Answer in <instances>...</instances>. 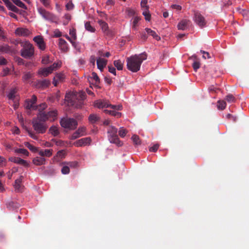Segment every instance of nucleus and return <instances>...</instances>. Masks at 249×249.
Segmentation results:
<instances>
[{
	"label": "nucleus",
	"mask_w": 249,
	"mask_h": 249,
	"mask_svg": "<svg viewBox=\"0 0 249 249\" xmlns=\"http://www.w3.org/2000/svg\"><path fill=\"white\" fill-rule=\"evenodd\" d=\"M147 58V54L145 53L140 54L132 55L126 59V66L128 70L133 72H137L140 70L141 64L143 60Z\"/></svg>",
	"instance_id": "nucleus-1"
},
{
	"label": "nucleus",
	"mask_w": 249,
	"mask_h": 249,
	"mask_svg": "<svg viewBox=\"0 0 249 249\" xmlns=\"http://www.w3.org/2000/svg\"><path fill=\"white\" fill-rule=\"evenodd\" d=\"M53 69L51 67H47L40 69L38 71V74L44 76H47L49 74L53 72Z\"/></svg>",
	"instance_id": "nucleus-20"
},
{
	"label": "nucleus",
	"mask_w": 249,
	"mask_h": 249,
	"mask_svg": "<svg viewBox=\"0 0 249 249\" xmlns=\"http://www.w3.org/2000/svg\"><path fill=\"white\" fill-rule=\"evenodd\" d=\"M65 37L71 43L72 45L74 47H76V43L72 38L70 37L68 35H65Z\"/></svg>",
	"instance_id": "nucleus-58"
},
{
	"label": "nucleus",
	"mask_w": 249,
	"mask_h": 249,
	"mask_svg": "<svg viewBox=\"0 0 249 249\" xmlns=\"http://www.w3.org/2000/svg\"><path fill=\"white\" fill-rule=\"evenodd\" d=\"M25 129L30 137L34 140H37L38 137L35 133L28 129L27 127H26Z\"/></svg>",
	"instance_id": "nucleus-43"
},
{
	"label": "nucleus",
	"mask_w": 249,
	"mask_h": 249,
	"mask_svg": "<svg viewBox=\"0 0 249 249\" xmlns=\"http://www.w3.org/2000/svg\"><path fill=\"white\" fill-rule=\"evenodd\" d=\"M42 63L43 64H47L49 63V57L48 56H45L42 57Z\"/></svg>",
	"instance_id": "nucleus-62"
},
{
	"label": "nucleus",
	"mask_w": 249,
	"mask_h": 249,
	"mask_svg": "<svg viewBox=\"0 0 249 249\" xmlns=\"http://www.w3.org/2000/svg\"><path fill=\"white\" fill-rule=\"evenodd\" d=\"M140 19L141 18L138 17H134L133 21V28H135L137 26V24Z\"/></svg>",
	"instance_id": "nucleus-57"
},
{
	"label": "nucleus",
	"mask_w": 249,
	"mask_h": 249,
	"mask_svg": "<svg viewBox=\"0 0 249 249\" xmlns=\"http://www.w3.org/2000/svg\"><path fill=\"white\" fill-rule=\"evenodd\" d=\"M9 160L18 164L22 165L25 167H27L29 165V164L26 160L19 158L11 157L9 158Z\"/></svg>",
	"instance_id": "nucleus-14"
},
{
	"label": "nucleus",
	"mask_w": 249,
	"mask_h": 249,
	"mask_svg": "<svg viewBox=\"0 0 249 249\" xmlns=\"http://www.w3.org/2000/svg\"><path fill=\"white\" fill-rule=\"evenodd\" d=\"M80 137V136L79 135L78 132L76 131L71 136V140H75Z\"/></svg>",
	"instance_id": "nucleus-63"
},
{
	"label": "nucleus",
	"mask_w": 249,
	"mask_h": 249,
	"mask_svg": "<svg viewBox=\"0 0 249 249\" xmlns=\"http://www.w3.org/2000/svg\"><path fill=\"white\" fill-rule=\"evenodd\" d=\"M16 5L25 10L27 9V6L20 0H11Z\"/></svg>",
	"instance_id": "nucleus-31"
},
{
	"label": "nucleus",
	"mask_w": 249,
	"mask_h": 249,
	"mask_svg": "<svg viewBox=\"0 0 249 249\" xmlns=\"http://www.w3.org/2000/svg\"><path fill=\"white\" fill-rule=\"evenodd\" d=\"M86 128L84 126L79 127L76 131L78 132L79 135L81 136L86 135Z\"/></svg>",
	"instance_id": "nucleus-41"
},
{
	"label": "nucleus",
	"mask_w": 249,
	"mask_h": 249,
	"mask_svg": "<svg viewBox=\"0 0 249 249\" xmlns=\"http://www.w3.org/2000/svg\"><path fill=\"white\" fill-rule=\"evenodd\" d=\"M7 207L11 209H17L20 207V204L17 202L10 201L8 203Z\"/></svg>",
	"instance_id": "nucleus-32"
},
{
	"label": "nucleus",
	"mask_w": 249,
	"mask_h": 249,
	"mask_svg": "<svg viewBox=\"0 0 249 249\" xmlns=\"http://www.w3.org/2000/svg\"><path fill=\"white\" fill-rule=\"evenodd\" d=\"M62 63L61 61H58L57 62L54 63L52 65L50 66L53 69V71L55 70L57 68L60 67L61 66Z\"/></svg>",
	"instance_id": "nucleus-48"
},
{
	"label": "nucleus",
	"mask_w": 249,
	"mask_h": 249,
	"mask_svg": "<svg viewBox=\"0 0 249 249\" xmlns=\"http://www.w3.org/2000/svg\"><path fill=\"white\" fill-rule=\"evenodd\" d=\"M226 100L229 103H233L235 101L234 97L232 94H228L226 96Z\"/></svg>",
	"instance_id": "nucleus-47"
},
{
	"label": "nucleus",
	"mask_w": 249,
	"mask_h": 249,
	"mask_svg": "<svg viewBox=\"0 0 249 249\" xmlns=\"http://www.w3.org/2000/svg\"><path fill=\"white\" fill-rule=\"evenodd\" d=\"M15 152L17 153L21 154L26 156H28L29 154L28 151L26 149L24 148L16 149L15 150Z\"/></svg>",
	"instance_id": "nucleus-35"
},
{
	"label": "nucleus",
	"mask_w": 249,
	"mask_h": 249,
	"mask_svg": "<svg viewBox=\"0 0 249 249\" xmlns=\"http://www.w3.org/2000/svg\"><path fill=\"white\" fill-rule=\"evenodd\" d=\"M147 0H142L141 2L142 7L144 8L145 10H148V7L147 6Z\"/></svg>",
	"instance_id": "nucleus-54"
},
{
	"label": "nucleus",
	"mask_w": 249,
	"mask_h": 249,
	"mask_svg": "<svg viewBox=\"0 0 249 249\" xmlns=\"http://www.w3.org/2000/svg\"><path fill=\"white\" fill-rule=\"evenodd\" d=\"M45 159L43 157H36L33 160V162L36 165H42L45 163Z\"/></svg>",
	"instance_id": "nucleus-19"
},
{
	"label": "nucleus",
	"mask_w": 249,
	"mask_h": 249,
	"mask_svg": "<svg viewBox=\"0 0 249 249\" xmlns=\"http://www.w3.org/2000/svg\"><path fill=\"white\" fill-rule=\"evenodd\" d=\"M226 106V103L224 101H218L217 107L219 109L223 110Z\"/></svg>",
	"instance_id": "nucleus-39"
},
{
	"label": "nucleus",
	"mask_w": 249,
	"mask_h": 249,
	"mask_svg": "<svg viewBox=\"0 0 249 249\" xmlns=\"http://www.w3.org/2000/svg\"><path fill=\"white\" fill-rule=\"evenodd\" d=\"M12 101L13 103V104L12 105V106H13V107H14V108L15 109H17L18 107V106H19L18 99L13 100Z\"/></svg>",
	"instance_id": "nucleus-61"
},
{
	"label": "nucleus",
	"mask_w": 249,
	"mask_h": 249,
	"mask_svg": "<svg viewBox=\"0 0 249 249\" xmlns=\"http://www.w3.org/2000/svg\"><path fill=\"white\" fill-rule=\"evenodd\" d=\"M86 94L83 91H79L75 95V100L73 102V106L77 108H81L84 105V101L86 99Z\"/></svg>",
	"instance_id": "nucleus-8"
},
{
	"label": "nucleus",
	"mask_w": 249,
	"mask_h": 249,
	"mask_svg": "<svg viewBox=\"0 0 249 249\" xmlns=\"http://www.w3.org/2000/svg\"><path fill=\"white\" fill-rule=\"evenodd\" d=\"M34 76V74L31 72H24L22 76V80L24 83H28Z\"/></svg>",
	"instance_id": "nucleus-25"
},
{
	"label": "nucleus",
	"mask_w": 249,
	"mask_h": 249,
	"mask_svg": "<svg viewBox=\"0 0 249 249\" xmlns=\"http://www.w3.org/2000/svg\"><path fill=\"white\" fill-rule=\"evenodd\" d=\"M59 48L64 53H66L69 50V47L67 42L62 38L59 39Z\"/></svg>",
	"instance_id": "nucleus-16"
},
{
	"label": "nucleus",
	"mask_w": 249,
	"mask_h": 249,
	"mask_svg": "<svg viewBox=\"0 0 249 249\" xmlns=\"http://www.w3.org/2000/svg\"><path fill=\"white\" fill-rule=\"evenodd\" d=\"M39 15L45 20L51 22H54L57 19L56 16L53 13L46 10L44 8L40 7L37 8Z\"/></svg>",
	"instance_id": "nucleus-7"
},
{
	"label": "nucleus",
	"mask_w": 249,
	"mask_h": 249,
	"mask_svg": "<svg viewBox=\"0 0 249 249\" xmlns=\"http://www.w3.org/2000/svg\"><path fill=\"white\" fill-rule=\"evenodd\" d=\"M17 89H13L10 90L9 93L7 95V97L9 99V100H10L11 101L16 100L18 99L16 96V93H17Z\"/></svg>",
	"instance_id": "nucleus-26"
},
{
	"label": "nucleus",
	"mask_w": 249,
	"mask_h": 249,
	"mask_svg": "<svg viewBox=\"0 0 249 249\" xmlns=\"http://www.w3.org/2000/svg\"><path fill=\"white\" fill-rule=\"evenodd\" d=\"M142 14L145 17V19L146 20H149L150 19L151 16L147 10L143 11Z\"/></svg>",
	"instance_id": "nucleus-60"
},
{
	"label": "nucleus",
	"mask_w": 249,
	"mask_h": 249,
	"mask_svg": "<svg viewBox=\"0 0 249 249\" xmlns=\"http://www.w3.org/2000/svg\"><path fill=\"white\" fill-rule=\"evenodd\" d=\"M117 128L113 126H110L107 128V138L109 141L116 144L118 146L123 145V142L119 140L117 135Z\"/></svg>",
	"instance_id": "nucleus-4"
},
{
	"label": "nucleus",
	"mask_w": 249,
	"mask_h": 249,
	"mask_svg": "<svg viewBox=\"0 0 249 249\" xmlns=\"http://www.w3.org/2000/svg\"><path fill=\"white\" fill-rule=\"evenodd\" d=\"M85 27L86 29L90 32L93 33L95 31V29L92 27L89 22H87L85 24Z\"/></svg>",
	"instance_id": "nucleus-37"
},
{
	"label": "nucleus",
	"mask_w": 249,
	"mask_h": 249,
	"mask_svg": "<svg viewBox=\"0 0 249 249\" xmlns=\"http://www.w3.org/2000/svg\"><path fill=\"white\" fill-rule=\"evenodd\" d=\"M15 61L19 65H23L24 64V60L22 58H21L19 57H15Z\"/></svg>",
	"instance_id": "nucleus-53"
},
{
	"label": "nucleus",
	"mask_w": 249,
	"mask_h": 249,
	"mask_svg": "<svg viewBox=\"0 0 249 249\" xmlns=\"http://www.w3.org/2000/svg\"><path fill=\"white\" fill-rule=\"evenodd\" d=\"M74 5L71 2H68L66 5V8L67 10H71L73 8Z\"/></svg>",
	"instance_id": "nucleus-64"
},
{
	"label": "nucleus",
	"mask_w": 249,
	"mask_h": 249,
	"mask_svg": "<svg viewBox=\"0 0 249 249\" xmlns=\"http://www.w3.org/2000/svg\"><path fill=\"white\" fill-rule=\"evenodd\" d=\"M91 142V139L90 137H86L77 141L74 145L77 147L84 146L90 144Z\"/></svg>",
	"instance_id": "nucleus-12"
},
{
	"label": "nucleus",
	"mask_w": 249,
	"mask_h": 249,
	"mask_svg": "<svg viewBox=\"0 0 249 249\" xmlns=\"http://www.w3.org/2000/svg\"><path fill=\"white\" fill-rule=\"evenodd\" d=\"M200 52L203 54L202 57L204 59H209L211 58L210 55L208 52L201 50Z\"/></svg>",
	"instance_id": "nucleus-55"
},
{
	"label": "nucleus",
	"mask_w": 249,
	"mask_h": 249,
	"mask_svg": "<svg viewBox=\"0 0 249 249\" xmlns=\"http://www.w3.org/2000/svg\"><path fill=\"white\" fill-rule=\"evenodd\" d=\"M133 142L136 145H139L141 144V141L138 136L134 135L131 138Z\"/></svg>",
	"instance_id": "nucleus-40"
},
{
	"label": "nucleus",
	"mask_w": 249,
	"mask_h": 249,
	"mask_svg": "<svg viewBox=\"0 0 249 249\" xmlns=\"http://www.w3.org/2000/svg\"><path fill=\"white\" fill-rule=\"evenodd\" d=\"M100 117L96 114H91L89 117V121L91 124H94L98 122Z\"/></svg>",
	"instance_id": "nucleus-27"
},
{
	"label": "nucleus",
	"mask_w": 249,
	"mask_h": 249,
	"mask_svg": "<svg viewBox=\"0 0 249 249\" xmlns=\"http://www.w3.org/2000/svg\"><path fill=\"white\" fill-rule=\"evenodd\" d=\"M190 23V21L186 19H184L181 20L178 25V27L179 30H184L187 28L189 23Z\"/></svg>",
	"instance_id": "nucleus-23"
},
{
	"label": "nucleus",
	"mask_w": 249,
	"mask_h": 249,
	"mask_svg": "<svg viewBox=\"0 0 249 249\" xmlns=\"http://www.w3.org/2000/svg\"><path fill=\"white\" fill-rule=\"evenodd\" d=\"M24 144V145L28 149H29L31 151L36 152L37 151V148L36 147H35L28 142H25Z\"/></svg>",
	"instance_id": "nucleus-36"
},
{
	"label": "nucleus",
	"mask_w": 249,
	"mask_h": 249,
	"mask_svg": "<svg viewBox=\"0 0 249 249\" xmlns=\"http://www.w3.org/2000/svg\"><path fill=\"white\" fill-rule=\"evenodd\" d=\"M52 149H41L38 151V154L42 157L46 156L50 157L52 155Z\"/></svg>",
	"instance_id": "nucleus-22"
},
{
	"label": "nucleus",
	"mask_w": 249,
	"mask_h": 249,
	"mask_svg": "<svg viewBox=\"0 0 249 249\" xmlns=\"http://www.w3.org/2000/svg\"><path fill=\"white\" fill-rule=\"evenodd\" d=\"M65 78L64 75L63 73H57L54 77L53 79V84L54 86H56L57 83L62 81Z\"/></svg>",
	"instance_id": "nucleus-21"
},
{
	"label": "nucleus",
	"mask_w": 249,
	"mask_h": 249,
	"mask_svg": "<svg viewBox=\"0 0 249 249\" xmlns=\"http://www.w3.org/2000/svg\"><path fill=\"white\" fill-rule=\"evenodd\" d=\"M10 52L11 49L8 45H0V53H9Z\"/></svg>",
	"instance_id": "nucleus-30"
},
{
	"label": "nucleus",
	"mask_w": 249,
	"mask_h": 249,
	"mask_svg": "<svg viewBox=\"0 0 249 249\" xmlns=\"http://www.w3.org/2000/svg\"><path fill=\"white\" fill-rule=\"evenodd\" d=\"M37 114L43 116L44 118H46L45 122L49 119H50L51 121H54L57 118V111L56 110H53L46 113L42 110H39V112Z\"/></svg>",
	"instance_id": "nucleus-10"
},
{
	"label": "nucleus",
	"mask_w": 249,
	"mask_h": 249,
	"mask_svg": "<svg viewBox=\"0 0 249 249\" xmlns=\"http://www.w3.org/2000/svg\"><path fill=\"white\" fill-rule=\"evenodd\" d=\"M49 132L54 137L59 134V131L56 126H51L49 129Z\"/></svg>",
	"instance_id": "nucleus-28"
},
{
	"label": "nucleus",
	"mask_w": 249,
	"mask_h": 249,
	"mask_svg": "<svg viewBox=\"0 0 249 249\" xmlns=\"http://www.w3.org/2000/svg\"><path fill=\"white\" fill-rule=\"evenodd\" d=\"M37 101V97L33 95L31 99H27L24 104L25 107L28 110H36L38 107L36 105Z\"/></svg>",
	"instance_id": "nucleus-9"
},
{
	"label": "nucleus",
	"mask_w": 249,
	"mask_h": 249,
	"mask_svg": "<svg viewBox=\"0 0 249 249\" xmlns=\"http://www.w3.org/2000/svg\"><path fill=\"white\" fill-rule=\"evenodd\" d=\"M159 147V144H155L153 146L149 148V151L150 152H155L157 151Z\"/></svg>",
	"instance_id": "nucleus-59"
},
{
	"label": "nucleus",
	"mask_w": 249,
	"mask_h": 249,
	"mask_svg": "<svg viewBox=\"0 0 249 249\" xmlns=\"http://www.w3.org/2000/svg\"><path fill=\"white\" fill-rule=\"evenodd\" d=\"M91 76L92 78L95 81L96 83L100 82V79L96 72H92Z\"/></svg>",
	"instance_id": "nucleus-51"
},
{
	"label": "nucleus",
	"mask_w": 249,
	"mask_h": 249,
	"mask_svg": "<svg viewBox=\"0 0 249 249\" xmlns=\"http://www.w3.org/2000/svg\"><path fill=\"white\" fill-rule=\"evenodd\" d=\"M127 133V131L124 127H121L119 131V135L122 138L124 137Z\"/></svg>",
	"instance_id": "nucleus-42"
},
{
	"label": "nucleus",
	"mask_w": 249,
	"mask_h": 249,
	"mask_svg": "<svg viewBox=\"0 0 249 249\" xmlns=\"http://www.w3.org/2000/svg\"><path fill=\"white\" fill-rule=\"evenodd\" d=\"M194 18L196 24L200 27L202 28L205 25L206 22L205 18L200 13L195 12Z\"/></svg>",
	"instance_id": "nucleus-11"
},
{
	"label": "nucleus",
	"mask_w": 249,
	"mask_h": 249,
	"mask_svg": "<svg viewBox=\"0 0 249 249\" xmlns=\"http://www.w3.org/2000/svg\"><path fill=\"white\" fill-rule=\"evenodd\" d=\"M51 83L49 80H38L36 83V87L38 88L45 89L49 86Z\"/></svg>",
	"instance_id": "nucleus-17"
},
{
	"label": "nucleus",
	"mask_w": 249,
	"mask_h": 249,
	"mask_svg": "<svg viewBox=\"0 0 249 249\" xmlns=\"http://www.w3.org/2000/svg\"><path fill=\"white\" fill-rule=\"evenodd\" d=\"M33 40L36 43L37 46L41 50H44L46 48L45 43L43 38L40 36H37L33 38Z\"/></svg>",
	"instance_id": "nucleus-13"
},
{
	"label": "nucleus",
	"mask_w": 249,
	"mask_h": 249,
	"mask_svg": "<svg viewBox=\"0 0 249 249\" xmlns=\"http://www.w3.org/2000/svg\"><path fill=\"white\" fill-rule=\"evenodd\" d=\"M145 31L146 32L147 34L152 36L155 39L157 40H159L160 39V36H159L155 32V31L152 30L151 29L149 28H145Z\"/></svg>",
	"instance_id": "nucleus-24"
},
{
	"label": "nucleus",
	"mask_w": 249,
	"mask_h": 249,
	"mask_svg": "<svg viewBox=\"0 0 249 249\" xmlns=\"http://www.w3.org/2000/svg\"><path fill=\"white\" fill-rule=\"evenodd\" d=\"M107 60L103 58H98L97 60V66L98 69L101 71H103L104 68L107 64Z\"/></svg>",
	"instance_id": "nucleus-18"
},
{
	"label": "nucleus",
	"mask_w": 249,
	"mask_h": 249,
	"mask_svg": "<svg viewBox=\"0 0 249 249\" xmlns=\"http://www.w3.org/2000/svg\"><path fill=\"white\" fill-rule=\"evenodd\" d=\"M69 34L71 36V37L73 38V40L76 39L77 36L75 29L73 28L70 29Z\"/></svg>",
	"instance_id": "nucleus-50"
},
{
	"label": "nucleus",
	"mask_w": 249,
	"mask_h": 249,
	"mask_svg": "<svg viewBox=\"0 0 249 249\" xmlns=\"http://www.w3.org/2000/svg\"><path fill=\"white\" fill-rule=\"evenodd\" d=\"M68 166L71 168H75L78 165V162L77 161H70L68 162L65 163Z\"/></svg>",
	"instance_id": "nucleus-46"
},
{
	"label": "nucleus",
	"mask_w": 249,
	"mask_h": 249,
	"mask_svg": "<svg viewBox=\"0 0 249 249\" xmlns=\"http://www.w3.org/2000/svg\"><path fill=\"white\" fill-rule=\"evenodd\" d=\"M40 2L46 8H49L50 7V0H39Z\"/></svg>",
	"instance_id": "nucleus-45"
},
{
	"label": "nucleus",
	"mask_w": 249,
	"mask_h": 249,
	"mask_svg": "<svg viewBox=\"0 0 249 249\" xmlns=\"http://www.w3.org/2000/svg\"><path fill=\"white\" fill-rule=\"evenodd\" d=\"M98 23L101 26L102 30L104 32L107 31L108 30V25L106 22L103 21L102 20H100L98 21Z\"/></svg>",
	"instance_id": "nucleus-33"
},
{
	"label": "nucleus",
	"mask_w": 249,
	"mask_h": 249,
	"mask_svg": "<svg viewBox=\"0 0 249 249\" xmlns=\"http://www.w3.org/2000/svg\"><path fill=\"white\" fill-rule=\"evenodd\" d=\"M108 71L114 75H116V69L111 65L108 66Z\"/></svg>",
	"instance_id": "nucleus-56"
},
{
	"label": "nucleus",
	"mask_w": 249,
	"mask_h": 249,
	"mask_svg": "<svg viewBox=\"0 0 249 249\" xmlns=\"http://www.w3.org/2000/svg\"><path fill=\"white\" fill-rule=\"evenodd\" d=\"M43 117V116L37 114L36 117L34 118L32 121L33 127L38 134L45 133L48 127L45 123L46 118Z\"/></svg>",
	"instance_id": "nucleus-2"
},
{
	"label": "nucleus",
	"mask_w": 249,
	"mask_h": 249,
	"mask_svg": "<svg viewBox=\"0 0 249 249\" xmlns=\"http://www.w3.org/2000/svg\"><path fill=\"white\" fill-rule=\"evenodd\" d=\"M61 172L63 174H68L70 173V168L69 166L67 164L65 166H64L61 169Z\"/></svg>",
	"instance_id": "nucleus-49"
},
{
	"label": "nucleus",
	"mask_w": 249,
	"mask_h": 249,
	"mask_svg": "<svg viewBox=\"0 0 249 249\" xmlns=\"http://www.w3.org/2000/svg\"><path fill=\"white\" fill-rule=\"evenodd\" d=\"M192 66L195 71H196L200 68V62L197 60H195L193 62L192 64Z\"/></svg>",
	"instance_id": "nucleus-44"
},
{
	"label": "nucleus",
	"mask_w": 249,
	"mask_h": 249,
	"mask_svg": "<svg viewBox=\"0 0 249 249\" xmlns=\"http://www.w3.org/2000/svg\"><path fill=\"white\" fill-rule=\"evenodd\" d=\"M114 65L118 71L122 70L124 64L120 60H115L113 62Z\"/></svg>",
	"instance_id": "nucleus-29"
},
{
	"label": "nucleus",
	"mask_w": 249,
	"mask_h": 249,
	"mask_svg": "<svg viewBox=\"0 0 249 249\" xmlns=\"http://www.w3.org/2000/svg\"><path fill=\"white\" fill-rule=\"evenodd\" d=\"M23 176H20L19 178L17 179L15 181V188L16 190H19L20 187V183L23 179Z\"/></svg>",
	"instance_id": "nucleus-34"
},
{
	"label": "nucleus",
	"mask_w": 249,
	"mask_h": 249,
	"mask_svg": "<svg viewBox=\"0 0 249 249\" xmlns=\"http://www.w3.org/2000/svg\"><path fill=\"white\" fill-rule=\"evenodd\" d=\"M94 106L98 108L104 107H110L112 109L121 110L122 106L121 105H112L107 100H98L95 101Z\"/></svg>",
	"instance_id": "nucleus-6"
},
{
	"label": "nucleus",
	"mask_w": 249,
	"mask_h": 249,
	"mask_svg": "<svg viewBox=\"0 0 249 249\" xmlns=\"http://www.w3.org/2000/svg\"><path fill=\"white\" fill-rule=\"evenodd\" d=\"M7 7L9 10L14 12L18 13L19 12V9L16 6L13 4L11 2L7 6Z\"/></svg>",
	"instance_id": "nucleus-38"
},
{
	"label": "nucleus",
	"mask_w": 249,
	"mask_h": 249,
	"mask_svg": "<svg viewBox=\"0 0 249 249\" xmlns=\"http://www.w3.org/2000/svg\"><path fill=\"white\" fill-rule=\"evenodd\" d=\"M22 47L20 50V55L26 59H30L34 56L35 54V48L28 41L20 42Z\"/></svg>",
	"instance_id": "nucleus-3"
},
{
	"label": "nucleus",
	"mask_w": 249,
	"mask_h": 249,
	"mask_svg": "<svg viewBox=\"0 0 249 249\" xmlns=\"http://www.w3.org/2000/svg\"><path fill=\"white\" fill-rule=\"evenodd\" d=\"M15 34L19 36H27L30 32L27 29L18 28L15 31Z\"/></svg>",
	"instance_id": "nucleus-15"
},
{
	"label": "nucleus",
	"mask_w": 249,
	"mask_h": 249,
	"mask_svg": "<svg viewBox=\"0 0 249 249\" xmlns=\"http://www.w3.org/2000/svg\"><path fill=\"white\" fill-rule=\"evenodd\" d=\"M117 110L113 109L111 112H110V115L116 117L117 118H120L121 117V113L116 111Z\"/></svg>",
	"instance_id": "nucleus-52"
},
{
	"label": "nucleus",
	"mask_w": 249,
	"mask_h": 249,
	"mask_svg": "<svg viewBox=\"0 0 249 249\" xmlns=\"http://www.w3.org/2000/svg\"><path fill=\"white\" fill-rule=\"evenodd\" d=\"M60 124L62 127L67 128L70 130H74L76 128L78 125L77 121L71 118H63L61 119Z\"/></svg>",
	"instance_id": "nucleus-5"
}]
</instances>
